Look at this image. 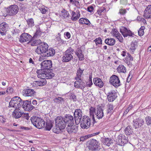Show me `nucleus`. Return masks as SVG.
<instances>
[{"label": "nucleus", "instance_id": "5fc2aeb1", "mask_svg": "<svg viewBox=\"0 0 151 151\" xmlns=\"http://www.w3.org/2000/svg\"><path fill=\"white\" fill-rule=\"evenodd\" d=\"M90 137V136L89 135H87L85 136L81 137L80 138V141H83L87 139Z\"/></svg>", "mask_w": 151, "mask_h": 151}, {"label": "nucleus", "instance_id": "aec40b11", "mask_svg": "<svg viewBox=\"0 0 151 151\" xmlns=\"http://www.w3.org/2000/svg\"><path fill=\"white\" fill-rule=\"evenodd\" d=\"M108 100L110 102H113L117 97L116 93L115 91L112 90L109 92L107 95Z\"/></svg>", "mask_w": 151, "mask_h": 151}, {"label": "nucleus", "instance_id": "f704fd0d", "mask_svg": "<svg viewBox=\"0 0 151 151\" xmlns=\"http://www.w3.org/2000/svg\"><path fill=\"white\" fill-rule=\"evenodd\" d=\"M83 70H81L80 68H79L77 70L76 73V77L75 78L76 80H81V75L83 73Z\"/></svg>", "mask_w": 151, "mask_h": 151}, {"label": "nucleus", "instance_id": "6e6552de", "mask_svg": "<svg viewBox=\"0 0 151 151\" xmlns=\"http://www.w3.org/2000/svg\"><path fill=\"white\" fill-rule=\"evenodd\" d=\"M63 117L61 116H57L55 120L56 126L59 127L62 129H64L66 126Z\"/></svg>", "mask_w": 151, "mask_h": 151}, {"label": "nucleus", "instance_id": "a18cd8bd", "mask_svg": "<svg viewBox=\"0 0 151 151\" xmlns=\"http://www.w3.org/2000/svg\"><path fill=\"white\" fill-rule=\"evenodd\" d=\"M41 34V31L40 29V28L37 29L36 32L35 33L34 35L33 36V38H37L40 36Z\"/></svg>", "mask_w": 151, "mask_h": 151}, {"label": "nucleus", "instance_id": "7c9ffc66", "mask_svg": "<svg viewBox=\"0 0 151 151\" xmlns=\"http://www.w3.org/2000/svg\"><path fill=\"white\" fill-rule=\"evenodd\" d=\"M96 108H95L94 107H93L91 106L90 109V116L92 118V119L93 120V124L94 123L96 122L95 121L94 117V113H95V114H96Z\"/></svg>", "mask_w": 151, "mask_h": 151}, {"label": "nucleus", "instance_id": "5701e85b", "mask_svg": "<svg viewBox=\"0 0 151 151\" xmlns=\"http://www.w3.org/2000/svg\"><path fill=\"white\" fill-rule=\"evenodd\" d=\"M35 93L33 89H28L23 91V95L25 96H32L35 95Z\"/></svg>", "mask_w": 151, "mask_h": 151}, {"label": "nucleus", "instance_id": "39448f33", "mask_svg": "<svg viewBox=\"0 0 151 151\" xmlns=\"http://www.w3.org/2000/svg\"><path fill=\"white\" fill-rule=\"evenodd\" d=\"M80 126L82 129H87L91 125V119L89 117L87 116H83L80 122Z\"/></svg>", "mask_w": 151, "mask_h": 151}, {"label": "nucleus", "instance_id": "de8ad7c7", "mask_svg": "<svg viewBox=\"0 0 151 151\" xmlns=\"http://www.w3.org/2000/svg\"><path fill=\"white\" fill-rule=\"evenodd\" d=\"M40 40H37L34 41L31 43V45L32 46L39 45L41 43H42Z\"/></svg>", "mask_w": 151, "mask_h": 151}, {"label": "nucleus", "instance_id": "ea45409f", "mask_svg": "<svg viewBox=\"0 0 151 151\" xmlns=\"http://www.w3.org/2000/svg\"><path fill=\"white\" fill-rule=\"evenodd\" d=\"M118 71L119 73H125L126 72V68L122 65H119L117 68Z\"/></svg>", "mask_w": 151, "mask_h": 151}, {"label": "nucleus", "instance_id": "4be33fe9", "mask_svg": "<svg viewBox=\"0 0 151 151\" xmlns=\"http://www.w3.org/2000/svg\"><path fill=\"white\" fill-rule=\"evenodd\" d=\"M67 131L69 134L76 133L78 131V128L76 125H71L67 126Z\"/></svg>", "mask_w": 151, "mask_h": 151}, {"label": "nucleus", "instance_id": "79ce46f5", "mask_svg": "<svg viewBox=\"0 0 151 151\" xmlns=\"http://www.w3.org/2000/svg\"><path fill=\"white\" fill-rule=\"evenodd\" d=\"M39 78L41 79L39 81H37L39 86H42L45 85L47 83L46 79L43 78Z\"/></svg>", "mask_w": 151, "mask_h": 151}, {"label": "nucleus", "instance_id": "13d9d810", "mask_svg": "<svg viewBox=\"0 0 151 151\" xmlns=\"http://www.w3.org/2000/svg\"><path fill=\"white\" fill-rule=\"evenodd\" d=\"M102 41L101 38L99 37L97 38L96 45H97L98 44H102Z\"/></svg>", "mask_w": 151, "mask_h": 151}, {"label": "nucleus", "instance_id": "0eeeda50", "mask_svg": "<svg viewBox=\"0 0 151 151\" xmlns=\"http://www.w3.org/2000/svg\"><path fill=\"white\" fill-rule=\"evenodd\" d=\"M41 69L43 70H50V68L52 67V61L50 60H46L43 61L40 64Z\"/></svg>", "mask_w": 151, "mask_h": 151}, {"label": "nucleus", "instance_id": "c03bdc74", "mask_svg": "<svg viewBox=\"0 0 151 151\" xmlns=\"http://www.w3.org/2000/svg\"><path fill=\"white\" fill-rule=\"evenodd\" d=\"M107 113L108 114H111L113 110V106L111 104H109L107 105Z\"/></svg>", "mask_w": 151, "mask_h": 151}, {"label": "nucleus", "instance_id": "69168bd1", "mask_svg": "<svg viewBox=\"0 0 151 151\" xmlns=\"http://www.w3.org/2000/svg\"><path fill=\"white\" fill-rule=\"evenodd\" d=\"M120 3L123 5H126L127 3V0H120Z\"/></svg>", "mask_w": 151, "mask_h": 151}, {"label": "nucleus", "instance_id": "49530a36", "mask_svg": "<svg viewBox=\"0 0 151 151\" xmlns=\"http://www.w3.org/2000/svg\"><path fill=\"white\" fill-rule=\"evenodd\" d=\"M52 125L50 122H47L46 123L45 128L47 130L50 131L52 127Z\"/></svg>", "mask_w": 151, "mask_h": 151}, {"label": "nucleus", "instance_id": "0e129e2a", "mask_svg": "<svg viewBox=\"0 0 151 151\" xmlns=\"http://www.w3.org/2000/svg\"><path fill=\"white\" fill-rule=\"evenodd\" d=\"M18 32V30L16 28H13V29L12 31V34L14 35L17 33Z\"/></svg>", "mask_w": 151, "mask_h": 151}, {"label": "nucleus", "instance_id": "a211bd4d", "mask_svg": "<svg viewBox=\"0 0 151 151\" xmlns=\"http://www.w3.org/2000/svg\"><path fill=\"white\" fill-rule=\"evenodd\" d=\"M32 36L28 33H24L20 36L19 39V41L23 43L24 42L29 41L31 38Z\"/></svg>", "mask_w": 151, "mask_h": 151}, {"label": "nucleus", "instance_id": "3c124183", "mask_svg": "<svg viewBox=\"0 0 151 151\" xmlns=\"http://www.w3.org/2000/svg\"><path fill=\"white\" fill-rule=\"evenodd\" d=\"M146 123L148 125H151V117L150 116H147L145 119Z\"/></svg>", "mask_w": 151, "mask_h": 151}, {"label": "nucleus", "instance_id": "b1692460", "mask_svg": "<svg viewBox=\"0 0 151 151\" xmlns=\"http://www.w3.org/2000/svg\"><path fill=\"white\" fill-rule=\"evenodd\" d=\"M86 86L85 83L81 81V80H80V81H76L74 83L75 87L79 88L81 89H83Z\"/></svg>", "mask_w": 151, "mask_h": 151}, {"label": "nucleus", "instance_id": "423d86ee", "mask_svg": "<svg viewBox=\"0 0 151 151\" xmlns=\"http://www.w3.org/2000/svg\"><path fill=\"white\" fill-rule=\"evenodd\" d=\"M73 115L76 124H79L83 117V113L82 110L80 109H75Z\"/></svg>", "mask_w": 151, "mask_h": 151}, {"label": "nucleus", "instance_id": "393cba45", "mask_svg": "<svg viewBox=\"0 0 151 151\" xmlns=\"http://www.w3.org/2000/svg\"><path fill=\"white\" fill-rule=\"evenodd\" d=\"M94 84L99 88H102L104 86V83L101 79L99 78H95L93 79Z\"/></svg>", "mask_w": 151, "mask_h": 151}, {"label": "nucleus", "instance_id": "4468645a", "mask_svg": "<svg viewBox=\"0 0 151 151\" xmlns=\"http://www.w3.org/2000/svg\"><path fill=\"white\" fill-rule=\"evenodd\" d=\"M9 28V25L6 22H3L1 23L0 24V34L3 36L6 35Z\"/></svg>", "mask_w": 151, "mask_h": 151}, {"label": "nucleus", "instance_id": "bf43d9fd", "mask_svg": "<svg viewBox=\"0 0 151 151\" xmlns=\"http://www.w3.org/2000/svg\"><path fill=\"white\" fill-rule=\"evenodd\" d=\"M126 12L125 9H121L119 10V13L121 15H124L126 13Z\"/></svg>", "mask_w": 151, "mask_h": 151}, {"label": "nucleus", "instance_id": "9b49d317", "mask_svg": "<svg viewBox=\"0 0 151 151\" xmlns=\"http://www.w3.org/2000/svg\"><path fill=\"white\" fill-rule=\"evenodd\" d=\"M144 123V121L142 119L138 118L134 119L133 121V127L135 129H138L143 125Z\"/></svg>", "mask_w": 151, "mask_h": 151}, {"label": "nucleus", "instance_id": "6e6d98bb", "mask_svg": "<svg viewBox=\"0 0 151 151\" xmlns=\"http://www.w3.org/2000/svg\"><path fill=\"white\" fill-rule=\"evenodd\" d=\"M122 138L121 135H119L117 139H116V142L117 143L120 145H121V143L122 142Z\"/></svg>", "mask_w": 151, "mask_h": 151}, {"label": "nucleus", "instance_id": "9d476101", "mask_svg": "<svg viewBox=\"0 0 151 151\" xmlns=\"http://www.w3.org/2000/svg\"><path fill=\"white\" fill-rule=\"evenodd\" d=\"M19 11L18 6L16 5H11L8 9L7 12L10 16L15 15Z\"/></svg>", "mask_w": 151, "mask_h": 151}, {"label": "nucleus", "instance_id": "f03ea898", "mask_svg": "<svg viewBox=\"0 0 151 151\" xmlns=\"http://www.w3.org/2000/svg\"><path fill=\"white\" fill-rule=\"evenodd\" d=\"M50 70H38L37 71L38 78H43L46 79H51L55 76L54 74L52 72H49Z\"/></svg>", "mask_w": 151, "mask_h": 151}, {"label": "nucleus", "instance_id": "c9c22d12", "mask_svg": "<svg viewBox=\"0 0 151 151\" xmlns=\"http://www.w3.org/2000/svg\"><path fill=\"white\" fill-rule=\"evenodd\" d=\"M61 17L65 19L69 17L70 15L68 12L64 9H63L61 11Z\"/></svg>", "mask_w": 151, "mask_h": 151}, {"label": "nucleus", "instance_id": "ddd939ff", "mask_svg": "<svg viewBox=\"0 0 151 151\" xmlns=\"http://www.w3.org/2000/svg\"><path fill=\"white\" fill-rule=\"evenodd\" d=\"M22 106L26 111H31L35 108V106L31 104L30 101L26 100L23 101Z\"/></svg>", "mask_w": 151, "mask_h": 151}, {"label": "nucleus", "instance_id": "603ef678", "mask_svg": "<svg viewBox=\"0 0 151 151\" xmlns=\"http://www.w3.org/2000/svg\"><path fill=\"white\" fill-rule=\"evenodd\" d=\"M132 108V104H130L129 107L127 108V109L125 110V111L123 113V115L127 114L129 111Z\"/></svg>", "mask_w": 151, "mask_h": 151}, {"label": "nucleus", "instance_id": "a878e982", "mask_svg": "<svg viewBox=\"0 0 151 151\" xmlns=\"http://www.w3.org/2000/svg\"><path fill=\"white\" fill-rule=\"evenodd\" d=\"M23 113L17 109H15L12 113V116L15 119H18L21 117Z\"/></svg>", "mask_w": 151, "mask_h": 151}, {"label": "nucleus", "instance_id": "09e8293b", "mask_svg": "<svg viewBox=\"0 0 151 151\" xmlns=\"http://www.w3.org/2000/svg\"><path fill=\"white\" fill-rule=\"evenodd\" d=\"M62 129V128H61L59 127H57L55 125V127L53 128V129H52V131L53 132L56 134H58L60 133L61 132V130L62 129Z\"/></svg>", "mask_w": 151, "mask_h": 151}, {"label": "nucleus", "instance_id": "e2e57ef3", "mask_svg": "<svg viewBox=\"0 0 151 151\" xmlns=\"http://www.w3.org/2000/svg\"><path fill=\"white\" fill-rule=\"evenodd\" d=\"M22 100L20 101L19 102H18V103H17L16 105V106H16V108L17 107L18 108H20V107H21V106H22L21 105L22 104Z\"/></svg>", "mask_w": 151, "mask_h": 151}, {"label": "nucleus", "instance_id": "bb28decb", "mask_svg": "<svg viewBox=\"0 0 151 151\" xmlns=\"http://www.w3.org/2000/svg\"><path fill=\"white\" fill-rule=\"evenodd\" d=\"M41 119V118L40 117L34 116L31 117V120L33 125L36 127V126L38 124L37 123L39 122Z\"/></svg>", "mask_w": 151, "mask_h": 151}, {"label": "nucleus", "instance_id": "c85d7f7f", "mask_svg": "<svg viewBox=\"0 0 151 151\" xmlns=\"http://www.w3.org/2000/svg\"><path fill=\"white\" fill-rule=\"evenodd\" d=\"M41 119V118L40 117L34 116L31 117V120L33 125L36 127V126L38 124L37 123L39 122Z\"/></svg>", "mask_w": 151, "mask_h": 151}, {"label": "nucleus", "instance_id": "4d7b16f0", "mask_svg": "<svg viewBox=\"0 0 151 151\" xmlns=\"http://www.w3.org/2000/svg\"><path fill=\"white\" fill-rule=\"evenodd\" d=\"M70 99L73 100V101H76V96L74 94H72L70 96Z\"/></svg>", "mask_w": 151, "mask_h": 151}, {"label": "nucleus", "instance_id": "6ab92c4d", "mask_svg": "<svg viewBox=\"0 0 151 151\" xmlns=\"http://www.w3.org/2000/svg\"><path fill=\"white\" fill-rule=\"evenodd\" d=\"M22 100L19 97L16 96L12 98L9 104V107H14L16 106V105L18 102Z\"/></svg>", "mask_w": 151, "mask_h": 151}, {"label": "nucleus", "instance_id": "412c9836", "mask_svg": "<svg viewBox=\"0 0 151 151\" xmlns=\"http://www.w3.org/2000/svg\"><path fill=\"white\" fill-rule=\"evenodd\" d=\"M143 16L146 19L151 18V5H148L145 9Z\"/></svg>", "mask_w": 151, "mask_h": 151}, {"label": "nucleus", "instance_id": "1a4fd4ad", "mask_svg": "<svg viewBox=\"0 0 151 151\" xmlns=\"http://www.w3.org/2000/svg\"><path fill=\"white\" fill-rule=\"evenodd\" d=\"M109 82L111 84L116 88H117L121 85L119 77L116 75L111 76Z\"/></svg>", "mask_w": 151, "mask_h": 151}, {"label": "nucleus", "instance_id": "e433bc0d", "mask_svg": "<svg viewBox=\"0 0 151 151\" xmlns=\"http://www.w3.org/2000/svg\"><path fill=\"white\" fill-rule=\"evenodd\" d=\"M26 20L29 27H32L34 26V22L33 18H29Z\"/></svg>", "mask_w": 151, "mask_h": 151}, {"label": "nucleus", "instance_id": "4c0bfd02", "mask_svg": "<svg viewBox=\"0 0 151 151\" xmlns=\"http://www.w3.org/2000/svg\"><path fill=\"white\" fill-rule=\"evenodd\" d=\"M40 120V121L39 122L37 123L38 124L36 126V127L39 129H41L45 127V121L42 119Z\"/></svg>", "mask_w": 151, "mask_h": 151}, {"label": "nucleus", "instance_id": "7ed1b4c3", "mask_svg": "<svg viewBox=\"0 0 151 151\" xmlns=\"http://www.w3.org/2000/svg\"><path fill=\"white\" fill-rule=\"evenodd\" d=\"M74 49L70 47L64 52L62 57V60L63 62H68L71 60L73 58L72 55L73 54Z\"/></svg>", "mask_w": 151, "mask_h": 151}, {"label": "nucleus", "instance_id": "f257e3e1", "mask_svg": "<svg viewBox=\"0 0 151 151\" xmlns=\"http://www.w3.org/2000/svg\"><path fill=\"white\" fill-rule=\"evenodd\" d=\"M48 45L43 42L38 46L35 51L36 53L42 57L52 56L55 53V50L52 48L48 49Z\"/></svg>", "mask_w": 151, "mask_h": 151}, {"label": "nucleus", "instance_id": "f8f14e48", "mask_svg": "<svg viewBox=\"0 0 151 151\" xmlns=\"http://www.w3.org/2000/svg\"><path fill=\"white\" fill-rule=\"evenodd\" d=\"M120 32L124 37L128 36H132L133 34V33L130 30L123 26L120 27Z\"/></svg>", "mask_w": 151, "mask_h": 151}, {"label": "nucleus", "instance_id": "2eb2a0df", "mask_svg": "<svg viewBox=\"0 0 151 151\" xmlns=\"http://www.w3.org/2000/svg\"><path fill=\"white\" fill-rule=\"evenodd\" d=\"M65 122L66 125L67 126L74 124V120L73 117L70 114H66L63 117Z\"/></svg>", "mask_w": 151, "mask_h": 151}, {"label": "nucleus", "instance_id": "dca6fc26", "mask_svg": "<svg viewBox=\"0 0 151 151\" xmlns=\"http://www.w3.org/2000/svg\"><path fill=\"white\" fill-rule=\"evenodd\" d=\"M96 117L98 119H102L104 116L103 110L101 106H98L96 108Z\"/></svg>", "mask_w": 151, "mask_h": 151}, {"label": "nucleus", "instance_id": "a19ab883", "mask_svg": "<svg viewBox=\"0 0 151 151\" xmlns=\"http://www.w3.org/2000/svg\"><path fill=\"white\" fill-rule=\"evenodd\" d=\"M54 101L55 102L58 104H62L64 102V100L63 98L60 97H58L55 99Z\"/></svg>", "mask_w": 151, "mask_h": 151}, {"label": "nucleus", "instance_id": "20e7f679", "mask_svg": "<svg viewBox=\"0 0 151 151\" xmlns=\"http://www.w3.org/2000/svg\"><path fill=\"white\" fill-rule=\"evenodd\" d=\"M88 149L92 151H96L100 148L99 142L96 139H91L88 142Z\"/></svg>", "mask_w": 151, "mask_h": 151}, {"label": "nucleus", "instance_id": "680f3d73", "mask_svg": "<svg viewBox=\"0 0 151 151\" xmlns=\"http://www.w3.org/2000/svg\"><path fill=\"white\" fill-rule=\"evenodd\" d=\"M93 6H90L88 7L87 10L88 12L92 13L93 12Z\"/></svg>", "mask_w": 151, "mask_h": 151}, {"label": "nucleus", "instance_id": "2f4dec72", "mask_svg": "<svg viewBox=\"0 0 151 151\" xmlns=\"http://www.w3.org/2000/svg\"><path fill=\"white\" fill-rule=\"evenodd\" d=\"M105 42L108 45L112 46L115 43V40L113 38H108L105 39Z\"/></svg>", "mask_w": 151, "mask_h": 151}, {"label": "nucleus", "instance_id": "cd10ccee", "mask_svg": "<svg viewBox=\"0 0 151 151\" xmlns=\"http://www.w3.org/2000/svg\"><path fill=\"white\" fill-rule=\"evenodd\" d=\"M41 119V118L40 117L34 116L31 117V120L33 125L36 127V126L38 124L37 123L39 122Z\"/></svg>", "mask_w": 151, "mask_h": 151}, {"label": "nucleus", "instance_id": "f3484780", "mask_svg": "<svg viewBox=\"0 0 151 151\" xmlns=\"http://www.w3.org/2000/svg\"><path fill=\"white\" fill-rule=\"evenodd\" d=\"M111 34L113 36L116 37L120 42H123V38L116 29H113L111 32Z\"/></svg>", "mask_w": 151, "mask_h": 151}, {"label": "nucleus", "instance_id": "338daca9", "mask_svg": "<svg viewBox=\"0 0 151 151\" xmlns=\"http://www.w3.org/2000/svg\"><path fill=\"white\" fill-rule=\"evenodd\" d=\"M109 139L108 138H106L105 139V140H104V142H103V143H104V144L105 145H108V142H109Z\"/></svg>", "mask_w": 151, "mask_h": 151}, {"label": "nucleus", "instance_id": "774afa93", "mask_svg": "<svg viewBox=\"0 0 151 151\" xmlns=\"http://www.w3.org/2000/svg\"><path fill=\"white\" fill-rule=\"evenodd\" d=\"M64 35H65L68 39H69L70 37V34L68 32H65L64 33Z\"/></svg>", "mask_w": 151, "mask_h": 151}, {"label": "nucleus", "instance_id": "052dcab7", "mask_svg": "<svg viewBox=\"0 0 151 151\" xmlns=\"http://www.w3.org/2000/svg\"><path fill=\"white\" fill-rule=\"evenodd\" d=\"M85 18H80L79 20V23L82 24H84V23H85Z\"/></svg>", "mask_w": 151, "mask_h": 151}, {"label": "nucleus", "instance_id": "37998d69", "mask_svg": "<svg viewBox=\"0 0 151 151\" xmlns=\"http://www.w3.org/2000/svg\"><path fill=\"white\" fill-rule=\"evenodd\" d=\"M133 131L130 126H128L125 129V134L127 135H130L132 133Z\"/></svg>", "mask_w": 151, "mask_h": 151}, {"label": "nucleus", "instance_id": "473e14b6", "mask_svg": "<svg viewBox=\"0 0 151 151\" xmlns=\"http://www.w3.org/2000/svg\"><path fill=\"white\" fill-rule=\"evenodd\" d=\"M126 57L125 58L124 61L129 65H131L130 61L133 60V58L129 53L127 52V53Z\"/></svg>", "mask_w": 151, "mask_h": 151}, {"label": "nucleus", "instance_id": "8fccbe9b", "mask_svg": "<svg viewBox=\"0 0 151 151\" xmlns=\"http://www.w3.org/2000/svg\"><path fill=\"white\" fill-rule=\"evenodd\" d=\"M145 29L144 26H141L139 30L138 31V33L139 36H142L144 34V30Z\"/></svg>", "mask_w": 151, "mask_h": 151}, {"label": "nucleus", "instance_id": "58836bf2", "mask_svg": "<svg viewBox=\"0 0 151 151\" xmlns=\"http://www.w3.org/2000/svg\"><path fill=\"white\" fill-rule=\"evenodd\" d=\"M137 44V43L136 41L132 42H131V46L129 49L132 52H134L136 49Z\"/></svg>", "mask_w": 151, "mask_h": 151}, {"label": "nucleus", "instance_id": "864d4df0", "mask_svg": "<svg viewBox=\"0 0 151 151\" xmlns=\"http://www.w3.org/2000/svg\"><path fill=\"white\" fill-rule=\"evenodd\" d=\"M73 4L78 8H80V5L79 2L77 0H74L73 1Z\"/></svg>", "mask_w": 151, "mask_h": 151}, {"label": "nucleus", "instance_id": "72a5a7b5", "mask_svg": "<svg viewBox=\"0 0 151 151\" xmlns=\"http://www.w3.org/2000/svg\"><path fill=\"white\" fill-rule=\"evenodd\" d=\"M77 14L75 12L72 11V16L71 17V19L73 21H76L80 17V14L79 12H76Z\"/></svg>", "mask_w": 151, "mask_h": 151}, {"label": "nucleus", "instance_id": "c756f323", "mask_svg": "<svg viewBox=\"0 0 151 151\" xmlns=\"http://www.w3.org/2000/svg\"><path fill=\"white\" fill-rule=\"evenodd\" d=\"M82 52V51L81 49L78 48L77 50L75 52L76 55L78 57L80 60H83L84 59Z\"/></svg>", "mask_w": 151, "mask_h": 151}]
</instances>
